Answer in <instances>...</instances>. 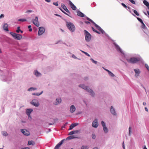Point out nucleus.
Listing matches in <instances>:
<instances>
[{
  "mask_svg": "<svg viewBox=\"0 0 149 149\" xmlns=\"http://www.w3.org/2000/svg\"><path fill=\"white\" fill-rule=\"evenodd\" d=\"M103 127L104 131L105 133H107L108 132V129L106 127V126Z\"/></svg>",
  "mask_w": 149,
  "mask_h": 149,
  "instance_id": "30",
  "label": "nucleus"
},
{
  "mask_svg": "<svg viewBox=\"0 0 149 149\" xmlns=\"http://www.w3.org/2000/svg\"><path fill=\"white\" fill-rule=\"evenodd\" d=\"M142 25L141 26V28L143 29H145L146 28V26L145 25V24H144V23H143V24H142Z\"/></svg>",
  "mask_w": 149,
  "mask_h": 149,
  "instance_id": "42",
  "label": "nucleus"
},
{
  "mask_svg": "<svg viewBox=\"0 0 149 149\" xmlns=\"http://www.w3.org/2000/svg\"><path fill=\"white\" fill-rule=\"evenodd\" d=\"M143 3L146 6H147L148 8L149 9V3L148 2H147L145 0L143 1Z\"/></svg>",
  "mask_w": 149,
  "mask_h": 149,
  "instance_id": "25",
  "label": "nucleus"
},
{
  "mask_svg": "<svg viewBox=\"0 0 149 149\" xmlns=\"http://www.w3.org/2000/svg\"><path fill=\"white\" fill-rule=\"evenodd\" d=\"M137 19L141 24H143V22L141 18L137 17Z\"/></svg>",
  "mask_w": 149,
  "mask_h": 149,
  "instance_id": "37",
  "label": "nucleus"
},
{
  "mask_svg": "<svg viewBox=\"0 0 149 149\" xmlns=\"http://www.w3.org/2000/svg\"><path fill=\"white\" fill-rule=\"evenodd\" d=\"M57 102L54 103V104L55 105H56L58 104L59 103H60L61 102V98H58L56 99Z\"/></svg>",
  "mask_w": 149,
  "mask_h": 149,
  "instance_id": "21",
  "label": "nucleus"
},
{
  "mask_svg": "<svg viewBox=\"0 0 149 149\" xmlns=\"http://www.w3.org/2000/svg\"><path fill=\"white\" fill-rule=\"evenodd\" d=\"M20 27L19 26H18L17 27V29L16 30V32L17 33H19L20 31L21 30L20 29Z\"/></svg>",
  "mask_w": 149,
  "mask_h": 149,
  "instance_id": "36",
  "label": "nucleus"
},
{
  "mask_svg": "<svg viewBox=\"0 0 149 149\" xmlns=\"http://www.w3.org/2000/svg\"><path fill=\"white\" fill-rule=\"evenodd\" d=\"M109 72L108 73L112 77H113L114 76V75L112 73L111 71H109Z\"/></svg>",
  "mask_w": 149,
  "mask_h": 149,
  "instance_id": "34",
  "label": "nucleus"
},
{
  "mask_svg": "<svg viewBox=\"0 0 149 149\" xmlns=\"http://www.w3.org/2000/svg\"><path fill=\"white\" fill-rule=\"evenodd\" d=\"M54 15L60 17H61V16L57 14H55Z\"/></svg>",
  "mask_w": 149,
  "mask_h": 149,
  "instance_id": "56",
  "label": "nucleus"
},
{
  "mask_svg": "<svg viewBox=\"0 0 149 149\" xmlns=\"http://www.w3.org/2000/svg\"><path fill=\"white\" fill-rule=\"evenodd\" d=\"M145 111L147 112L148 111V108L146 107H145Z\"/></svg>",
  "mask_w": 149,
  "mask_h": 149,
  "instance_id": "57",
  "label": "nucleus"
},
{
  "mask_svg": "<svg viewBox=\"0 0 149 149\" xmlns=\"http://www.w3.org/2000/svg\"><path fill=\"white\" fill-rule=\"evenodd\" d=\"M92 125V127L95 128H96L98 126V124L97 119H95L93 122Z\"/></svg>",
  "mask_w": 149,
  "mask_h": 149,
  "instance_id": "10",
  "label": "nucleus"
},
{
  "mask_svg": "<svg viewBox=\"0 0 149 149\" xmlns=\"http://www.w3.org/2000/svg\"><path fill=\"white\" fill-rule=\"evenodd\" d=\"M110 111L111 113L114 115H116V113L115 112L114 109L113 108V107L111 106V107Z\"/></svg>",
  "mask_w": 149,
  "mask_h": 149,
  "instance_id": "17",
  "label": "nucleus"
},
{
  "mask_svg": "<svg viewBox=\"0 0 149 149\" xmlns=\"http://www.w3.org/2000/svg\"><path fill=\"white\" fill-rule=\"evenodd\" d=\"M145 66L147 69L149 71V67L148 65L146 64H145Z\"/></svg>",
  "mask_w": 149,
  "mask_h": 149,
  "instance_id": "44",
  "label": "nucleus"
},
{
  "mask_svg": "<svg viewBox=\"0 0 149 149\" xmlns=\"http://www.w3.org/2000/svg\"><path fill=\"white\" fill-rule=\"evenodd\" d=\"M116 47H117V49L119 50L121 52V51H120L121 49H120V47L118 46H116Z\"/></svg>",
  "mask_w": 149,
  "mask_h": 149,
  "instance_id": "53",
  "label": "nucleus"
},
{
  "mask_svg": "<svg viewBox=\"0 0 149 149\" xmlns=\"http://www.w3.org/2000/svg\"><path fill=\"white\" fill-rule=\"evenodd\" d=\"M64 139L62 140L55 147L54 149H59V147L63 143Z\"/></svg>",
  "mask_w": 149,
  "mask_h": 149,
  "instance_id": "12",
  "label": "nucleus"
},
{
  "mask_svg": "<svg viewBox=\"0 0 149 149\" xmlns=\"http://www.w3.org/2000/svg\"><path fill=\"white\" fill-rule=\"evenodd\" d=\"M76 110V108L74 105H72L70 108V111L71 113H73Z\"/></svg>",
  "mask_w": 149,
  "mask_h": 149,
  "instance_id": "15",
  "label": "nucleus"
},
{
  "mask_svg": "<svg viewBox=\"0 0 149 149\" xmlns=\"http://www.w3.org/2000/svg\"><path fill=\"white\" fill-rule=\"evenodd\" d=\"M141 59L138 57H132L130 58V59H127V61L128 63H135L140 61Z\"/></svg>",
  "mask_w": 149,
  "mask_h": 149,
  "instance_id": "1",
  "label": "nucleus"
},
{
  "mask_svg": "<svg viewBox=\"0 0 149 149\" xmlns=\"http://www.w3.org/2000/svg\"><path fill=\"white\" fill-rule=\"evenodd\" d=\"M91 59L92 60V62L93 63H94L95 64H97V61H94L93 59L92 58H91Z\"/></svg>",
  "mask_w": 149,
  "mask_h": 149,
  "instance_id": "46",
  "label": "nucleus"
},
{
  "mask_svg": "<svg viewBox=\"0 0 149 149\" xmlns=\"http://www.w3.org/2000/svg\"><path fill=\"white\" fill-rule=\"evenodd\" d=\"M21 132L26 136H29L30 134L29 132L25 129H22L21 130Z\"/></svg>",
  "mask_w": 149,
  "mask_h": 149,
  "instance_id": "7",
  "label": "nucleus"
},
{
  "mask_svg": "<svg viewBox=\"0 0 149 149\" xmlns=\"http://www.w3.org/2000/svg\"><path fill=\"white\" fill-rule=\"evenodd\" d=\"M78 125V123H74V124H71L70 126V128L69 130H71L74 127L77 126Z\"/></svg>",
  "mask_w": 149,
  "mask_h": 149,
  "instance_id": "18",
  "label": "nucleus"
},
{
  "mask_svg": "<svg viewBox=\"0 0 149 149\" xmlns=\"http://www.w3.org/2000/svg\"><path fill=\"white\" fill-rule=\"evenodd\" d=\"M87 19L89 21H91L93 24L94 23V22L90 18H88Z\"/></svg>",
  "mask_w": 149,
  "mask_h": 149,
  "instance_id": "50",
  "label": "nucleus"
},
{
  "mask_svg": "<svg viewBox=\"0 0 149 149\" xmlns=\"http://www.w3.org/2000/svg\"><path fill=\"white\" fill-rule=\"evenodd\" d=\"M33 23L37 27H38L40 26L39 23L38 21V17H36L33 20Z\"/></svg>",
  "mask_w": 149,
  "mask_h": 149,
  "instance_id": "11",
  "label": "nucleus"
},
{
  "mask_svg": "<svg viewBox=\"0 0 149 149\" xmlns=\"http://www.w3.org/2000/svg\"><path fill=\"white\" fill-rule=\"evenodd\" d=\"M11 35L15 39L20 40L22 38V36L19 34H17L13 32H10Z\"/></svg>",
  "mask_w": 149,
  "mask_h": 149,
  "instance_id": "3",
  "label": "nucleus"
},
{
  "mask_svg": "<svg viewBox=\"0 0 149 149\" xmlns=\"http://www.w3.org/2000/svg\"><path fill=\"white\" fill-rule=\"evenodd\" d=\"M32 31V29H31V28L29 29V31Z\"/></svg>",
  "mask_w": 149,
  "mask_h": 149,
  "instance_id": "64",
  "label": "nucleus"
},
{
  "mask_svg": "<svg viewBox=\"0 0 149 149\" xmlns=\"http://www.w3.org/2000/svg\"><path fill=\"white\" fill-rule=\"evenodd\" d=\"M36 89H37L36 88L31 87V88H29L28 89V91H31L33 90H35Z\"/></svg>",
  "mask_w": 149,
  "mask_h": 149,
  "instance_id": "28",
  "label": "nucleus"
},
{
  "mask_svg": "<svg viewBox=\"0 0 149 149\" xmlns=\"http://www.w3.org/2000/svg\"><path fill=\"white\" fill-rule=\"evenodd\" d=\"M4 17V15L3 14H1L0 16V19L2 18H3Z\"/></svg>",
  "mask_w": 149,
  "mask_h": 149,
  "instance_id": "52",
  "label": "nucleus"
},
{
  "mask_svg": "<svg viewBox=\"0 0 149 149\" xmlns=\"http://www.w3.org/2000/svg\"><path fill=\"white\" fill-rule=\"evenodd\" d=\"M3 135L5 136H6L8 135V134L7 132H3L2 133Z\"/></svg>",
  "mask_w": 149,
  "mask_h": 149,
  "instance_id": "35",
  "label": "nucleus"
},
{
  "mask_svg": "<svg viewBox=\"0 0 149 149\" xmlns=\"http://www.w3.org/2000/svg\"><path fill=\"white\" fill-rule=\"evenodd\" d=\"M31 27V26L30 25H29L28 26V28L29 29H30Z\"/></svg>",
  "mask_w": 149,
  "mask_h": 149,
  "instance_id": "63",
  "label": "nucleus"
},
{
  "mask_svg": "<svg viewBox=\"0 0 149 149\" xmlns=\"http://www.w3.org/2000/svg\"><path fill=\"white\" fill-rule=\"evenodd\" d=\"M101 124H102V125L103 127L106 126L105 123L103 121H102Z\"/></svg>",
  "mask_w": 149,
  "mask_h": 149,
  "instance_id": "43",
  "label": "nucleus"
},
{
  "mask_svg": "<svg viewBox=\"0 0 149 149\" xmlns=\"http://www.w3.org/2000/svg\"><path fill=\"white\" fill-rule=\"evenodd\" d=\"M134 70L136 73L135 76H138L140 73L139 70L138 69H134Z\"/></svg>",
  "mask_w": 149,
  "mask_h": 149,
  "instance_id": "20",
  "label": "nucleus"
},
{
  "mask_svg": "<svg viewBox=\"0 0 149 149\" xmlns=\"http://www.w3.org/2000/svg\"><path fill=\"white\" fill-rule=\"evenodd\" d=\"M69 3H70V7L72 8V9L73 10H75L77 8L74 5V4L70 1H69Z\"/></svg>",
  "mask_w": 149,
  "mask_h": 149,
  "instance_id": "16",
  "label": "nucleus"
},
{
  "mask_svg": "<svg viewBox=\"0 0 149 149\" xmlns=\"http://www.w3.org/2000/svg\"><path fill=\"white\" fill-rule=\"evenodd\" d=\"M21 149H30L29 147H25V148H21Z\"/></svg>",
  "mask_w": 149,
  "mask_h": 149,
  "instance_id": "55",
  "label": "nucleus"
},
{
  "mask_svg": "<svg viewBox=\"0 0 149 149\" xmlns=\"http://www.w3.org/2000/svg\"><path fill=\"white\" fill-rule=\"evenodd\" d=\"M92 29L94 31V32H96V33H99V34H100V33L99 32H98L97 30L95 29H94L93 27H92Z\"/></svg>",
  "mask_w": 149,
  "mask_h": 149,
  "instance_id": "38",
  "label": "nucleus"
},
{
  "mask_svg": "<svg viewBox=\"0 0 149 149\" xmlns=\"http://www.w3.org/2000/svg\"><path fill=\"white\" fill-rule=\"evenodd\" d=\"M129 135L130 136L131 135V127H130L129 128Z\"/></svg>",
  "mask_w": 149,
  "mask_h": 149,
  "instance_id": "45",
  "label": "nucleus"
},
{
  "mask_svg": "<svg viewBox=\"0 0 149 149\" xmlns=\"http://www.w3.org/2000/svg\"><path fill=\"white\" fill-rule=\"evenodd\" d=\"M96 27V28L99 30L102 33H104V31L102 29H101V28L98 25H97L96 24L95 22L93 24Z\"/></svg>",
  "mask_w": 149,
  "mask_h": 149,
  "instance_id": "13",
  "label": "nucleus"
},
{
  "mask_svg": "<svg viewBox=\"0 0 149 149\" xmlns=\"http://www.w3.org/2000/svg\"><path fill=\"white\" fill-rule=\"evenodd\" d=\"M84 32L85 33V40L87 42H89L91 40V35L86 30H84Z\"/></svg>",
  "mask_w": 149,
  "mask_h": 149,
  "instance_id": "4",
  "label": "nucleus"
},
{
  "mask_svg": "<svg viewBox=\"0 0 149 149\" xmlns=\"http://www.w3.org/2000/svg\"><path fill=\"white\" fill-rule=\"evenodd\" d=\"M67 26L68 29L71 31H74L75 29V27L74 24L72 23H67Z\"/></svg>",
  "mask_w": 149,
  "mask_h": 149,
  "instance_id": "5",
  "label": "nucleus"
},
{
  "mask_svg": "<svg viewBox=\"0 0 149 149\" xmlns=\"http://www.w3.org/2000/svg\"><path fill=\"white\" fill-rule=\"evenodd\" d=\"M77 15L79 16H80L81 17H84V14L80 11H79L78 12H77Z\"/></svg>",
  "mask_w": 149,
  "mask_h": 149,
  "instance_id": "27",
  "label": "nucleus"
},
{
  "mask_svg": "<svg viewBox=\"0 0 149 149\" xmlns=\"http://www.w3.org/2000/svg\"><path fill=\"white\" fill-rule=\"evenodd\" d=\"M123 148H124V149H125V146H124V142H123Z\"/></svg>",
  "mask_w": 149,
  "mask_h": 149,
  "instance_id": "58",
  "label": "nucleus"
},
{
  "mask_svg": "<svg viewBox=\"0 0 149 149\" xmlns=\"http://www.w3.org/2000/svg\"><path fill=\"white\" fill-rule=\"evenodd\" d=\"M53 4L56 6H58V4L57 2H54L53 3Z\"/></svg>",
  "mask_w": 149,
  "mask_h": 149,
  "instance_id": "51",
  "label": "nucleus"
},
{
  "mask_svg": "<svg viewBox=\"0 0 149 149\" xmlns=\"http://www.w3.org/2000/svg\"><path fill=\"white\" fill-rule=\"evenodd\" d=\"M61 6L62 8L67 12L69 13H70V12L69 11L68 9L65 6V5L64 4L62 3L61 4Z\"/></svg>",
  "mask_w": 149,
  "mask_h": 149,
  "instance_id": "14",
  "label": "nucleus"
},
{
  "mask_svg": "<svg viewBox=\"0 0 149 149\" xmlns=\"http://www.w3.org/2000/svg\"><path fill=\"white\" fill-rule=\"evenodd\" d=\"M87 146H82L81 147V149H88Z\"/></svg>",
  "mask_w": 149,
  "mask_h": 149,
  "instance_id": "40",
  "label": "nucleus"
},
{
  "mask_svg": "<svg viewBox=\"0 0 149 149\" xmlns=\"http://www.w3.org/2000/svg\"><path fill=\"white\" fill-rule=\"evenodd\" d=\"M43 93V91H42L40 93H33V95H36L37 96H39L41 95Z\"/></svg>",
  "mask_w": 149,
  "mask_h": 149,
  "instance_id": "29",
  "label": "nucleus"
},
{
  "mask_svg": "<svg viewBox=\"0 0 149 149\" xmlns=\"http://www.w3.org/2000/svg\"><path fill=\"white\" fill-rule=\"evenodd\" d=\"M143 105H144V106L146 105V103L145 102H143Z\"/></svg>",
  "mask_w": 149,
  "mask_h": 149,
  "instance_id": "61",
  "label": "nucleus"
},
{
  "mask_svg": "<svg viewBox=\"0 0 149 149\" xmlns=\"http://www.w3.org/2000/svg\"><path fill=\"white\" fill-rule=\"evenodd\" d=\"M81 51L82 52H83V53H84L86 55H87V56H90V55L88 54L86 52H84L83 51H82L81 50Z\"/></svg>",
  "mask_w": 149,
  "mask_h": 149,
  "instance_id": "39",
  "label": "nucleus"
},
{
  "mask_svg": "<svg viewBox=\"0 0 149 149\" xmlns=\"http://www.w3.org/2000/svg\"><path fill=\"white\" fill-rule=\"evenodd\" d=\"M79 132V131L78 130H75L72 131L70 132L68 134L69 135H72L74 134L78 133Z\"/></svg>",
  "mask_w": 149,
  "mask_h": 149,
  "instance_id": "19",
  "label": "nucleus"
},
{
  "mask_svg": "<svg viewBox=\"0 0 149 149\" xmlns=\"http://www.w3.org/2000/svg\"><path fill=\"white\" fill-rule=\"evenodd\" d=\"M32 111L33 110L32 109H27L26 111V113L28 115V118L29 119H31V117L30 116V114Z\"/></svg>",
  "mask_w": 149,
  "mask_h": 149,
  "instance_id": "6",
  "label": "nucleus"
},
{
  "mask_svg": "<svg viewBox=\"0 0 149 149\" xmlns=\"http://www.w3.org/2000/svg\"><path fill=\"white\" fill-rule=\"evenodd\" d=\"M79 87H81L83 89L86 90L88 92L90 93L91 95L92 96H94L95 95L94 93L93 92V91L89 88L88 87L85 86L84 85L81 84L79 85Z\"/></svg>",
  "mask_w": 149,
  "mask_h": 149,
  "instance_id": "2",
  "label": "nucleus"
},
{
  "mask_svg": "<svg viewBox=\"0 0 149 149\" xmlns=\"http://www.w3.org/2000/svg\"><path fill=\"white\" fill-rule=\"evenodd\" d=\"M18 21H21V22H23L26 21V19H19L18 20Z\"/></svg>",
  "mask_w": 149,
  "mask_h": 149,
  "instance_id": "33",
  "label": "nucleus"
},
{
  "mask_svg": "<svg viewBox=\"0 0 149 149\" xmlns=\"http://www.w3.org/2000/svg\"><path fill=\"white\" fill-rule=\"evenodd\" d=\"M74 138H78V137L76 136L75 135H72L68 136L67 138V139H71Z\"/></svg>",
  "mask_w": 149,
  "mask_h": 149,
  "instance_id": "22",
  "label": "nucleus"
},
{
  "mask_svg": "<svg viewBox=\"0 0 149 149\" xmlns=\"http://www.w3.org/2000/svg\"><path fill=\"white\" fill-rule=\"evenodd\" d=\"M59 8V9L61 10V11L63 12V13H64L65 14H66V15H68V16H69L68 14L67 13H66V12H64L62 9V8Z\"/></svg>",
  "mask_w": 149,
  "mask_h": 149,
  "instance_id": "31",
  "label": "nucleus"
},
{
  "mask_svg": "<svg viewBox=\"0 0 149 149\" xmlns=\"http://www.w3.org/2000/svg\"><path fill=\"white\" fill-rule=\"evenodd\" d=\"M35 74L37 77H38L41 75V74L37 70H35Z\"/></svg>",
  "mask_w": 149,
  "mask_h": 149,
  "instance_id": "26",
  "label": "nucleus"
},
{
  "mask_svg": "<svg viewBox=\"0 0 149 149\" xmlns=\"http://www.w3.org/2000/svg\"><path fill=\"white\" fill-rule=\"evenodd\" d=\"M35 144V142L33 141H29L28 142L27 145L29 146L31 145H33Z\"/></svg>",
  "mask_w": 149,
  "mask_h": 149,
  "instance_id": "23",
  "label": "nucleus"
},
{
  "mask_svg": "<svg viewBox=\"0 0 149 149\" xmlns=\"http://www.w3.org/2000/svg\"><path fill=\"white\" fill-rule=\"evenodd\" d=\"M8 25L7 24H4L3 28L4 30L8 31Z\"/></svg>",
  "mask_w": 149,
  "mask_h": 149,
  "instance_id": "24",
  "label": "nucleus"
},
{
  "mask_svg": "<svg viewBox=\"0 0 149 149\" xmlns=\"http://www.w3.org/2000/svg\"><path fill=\"white\" fill-rule=\"evenodd\" d=\"M104 68V69L105 70H106V71H107V72H108V73H109V71H109V70H107V69H105V68Z\"/></svg>",
  "mask_w": 149,
  "mask_h": 149,
  "instance_id": "60",
  "label": "nucleus"
},
{
  "mask_svg": "<svg viewBox=\"0 0 149 149\" xmlns=\"http://www.w3.org/2000/svg\"><path fill=\"white\" fill-rule=\"evenodd\" d=\"M39 31H38V35L39 36L42 35L44 32L45 30L44 28L42 27L39 28Z\"/></svg>",
  "mask_w": 149,
  "mask_h": 149,
  "instance_id": "8",
  "label": "nucleus"
},
{
  "mask_svg": "<svg viewBox=\"0 0 149 149\" xmlns=\"http://www.w3.org/2000/svg\"><path fill=\"white\" fill-rule=\"evenodd\" d=\"M134 12L136 15L137 16H139V14L137 12L136 10H134Z\"/></svg>",
  "mask_w": 149,
  "mask_h": 149,
  "instance_id": "41",
  "label": "nucleus"
},
{
  "mask_svg": "<svg viewBox=\"0 0 149 149\" xmlns=\"http://www.w3.org/2000/svg\"><path fill=\"white\" fill-rule=\"evenodd\" d=\"M85 23L87 24H90V23L89 22H86Z\"/></svg>",
  "mask_w": 149,
  "mask_h": 149,
  "instance_id": "62",
  "label": "nucleus"
},
{
  "mask_svg": "<svg viewBox=\"0 0 149 149\" xmlns=\"http://www.w3.org/2000/svg\"><path fill=\"white\" fill-rule=\"evenodd\" d=\"M92 138L93 139H95L96 138V136L95 134H93L92 135Z\"/></svg>",
  "mask_w": 149,
  "mask_h": 149,
  "instance_id": "49",
  "label": "nucleus"
},
{
  "mask_svg": "<svg viewBox=\"0 0 149 149\" xmlns=\"http://www.w3.org/2000/svg\"><path fill=\"white\" fill-rule=\"evenodd\" d=\"M131 3H132L133 4H135V2L133 0H128Z\"/></svg>",
  "mask_w": 149,
  "mask_h": 149,
  "instance_id": "47",
  "label": "nucleus"
},
{
  "mask_svg": "<svg viewBox=\"0 0 149 149\" xmlns=\"http://www.w3.org/2000/svg\"><path fill=\"white\" fill-rule=\"evenodd\" d=\"M33 11L32 10H27L26 12V13H31V12H33Z\"/></svg>",
  "mask_w": 149,
  "mask_h": 149,
  "instance_id": "54",
  "label": "nucleus"
},
{
  "mask_svg": "<svg viewBox=\"0 0 149 149\" xmlns=\"http://www.w3.org/2000/svg\"><path fill=\"white\" fill-rule=\"evenodd\" d=\"M47 2H49L51 1V0H45Z\"/></svg>",
  "mask_w": 149,
  "mask_h": 149,
  "instance_id": "59",
  "label": "nucleus"
},
{
  "mask_svg": "<svg viewBox=\"0 0 149 149\" xmlns=\"http://www.w3.org/2000/svg\"><path fill=\"white\" fill-rule=\"evenodd\" d=\"M59 8V9L61 10V11L63 12V13H64L65 14H66V15H68V16H69L68 14L67 13H66V12H64L62 9V8Z\"/></svg>",
  "mask_w": 149,
  "mask_h": 149,
  "instance_id": "32",
  "label": "nucleus"
},
{
  "mask_svg": "<svg viewBox=\"0 0 149 149\" xmlns=\"http://www.w3.org/2000/svg\"><path fill=\"white\" fill-rule=\"evenodd\" d=\"M31 104L36 107H38L39 105V103L38 101L36 100H33L31 102Z\"/></svg>",
  "mask_w": 149,
  "mask_h": 149,
  "instance_id": "9",
  "label": "nucleus"
},
{
  "mask_svg": "<svg viewBox=\"0 0 149 149\" xmlns=\"http://www.w3.org/2000/svg\"><path fill=\"white\" fill-rule=\"evenodd\" d=\"M121 4L125 8H126L127 7V6L124 3H122Z\"/></svg>",
  "mask_w": 149,
  "mask_h": 149,
  "instance_id": "48",
  "label": "nucleus"
}]
</instances>
